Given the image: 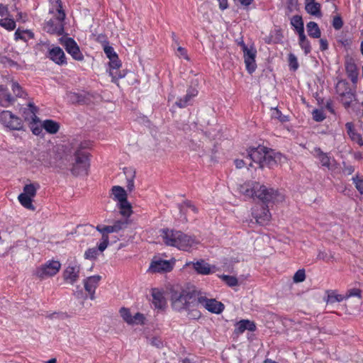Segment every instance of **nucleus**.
<instances>
[{
  "instance_id": "1a4fd4ad",
  "label": "nucleus",
  "mask_w": 363,
  "mask_h": 363,
  "mask_svg": "<svg viewBox=\"0 0 363 363\" xmlns=\"http://www.w3.org/2000/svg\"><path fill=\"white\" fill-rule=\"evenodd\" d=\"M197 301L198 306L201 304L207 311L213 313L220 314L225 308L223 303L221 302L218 301L214 298H208L203 296H198Z\"/></svg>"
},
{
  "instance_id": "a878e982",
  "label": "nucleus",
  "mask_w": 363,
  "mask_h": 363,
  "mask_svg": "<svg viewBox=\"0 0 363 363\" xmlns=\"http://www.w3.org/2000/svg\"><path fill=\"white\" fill-rule=\"evenodd\" d=\"M150 269L153 272H170L172 269V265L167 260H158L152 262Z\"/></svg>"
},
{
  "instance_id": "7c9ffc66",
  "label": "nucleus",
  "mask_w": 363,
  "mask_h": 363,
  "mask_svg": "<svg viewBox=\"0 0 363 363\" xmlns=\"http://www.w3.org/2000/svg\"><path fill=\"white\" fill-rule=\"evenodd\" d=\"M340 101L345 107V109H348L352 103V101H355L356 99V91L353 89L352 90H349L346 91L344 94L340 96Z\"/></svg>"
},
{
  "instance_id": "423d86ee",
  "label": "nucleus",
  "mask_w": 363,
  "mask_h": 363,
  "mask_svg": "<svg viewBox=\"0 0 363 363\" xmlns=\"http://www.w3.org/2000/svg\"><path fill=\"white\" fill-rule=\"evenodd\" d=\"M60 269L61 263L58 260L51 259L38 267L35 272V275L40 279H45L56 275Z\"/></svg>"
},
{
  "instance_id": "2f4dec72",
  "label": "nucleus",
  "mask_w": 363,
  "mask_h": 363,
  "mask_svg": "<svg viewBox=\"0 0 363 363\" xmlns=\"http://www.w3.org/2000/svg\"><path fill=\"white\" fill-rule=\"evenodd\" d=\"M291 25L298 35L304 33V23L302 16L300 15L293 16L291 18Z\"/></svg>"
},
{
  "instance_id": "b1692460",
  "label": "nucleus",
  "mask_w": 363,
  "mask_h": 363,
  "mask_svg": "<svg viewBox=\"0 0 363 363\" xmlns=\"http://www.w3.org/2000/svg\"><path fill=\"white\" fill-rule=\"evenodd\" d=\"M192 264L194 270L199 274L208 275L212 274L213 272L211 270L210 264L204 260L201 259L196 262H189L187 265Z\"/></svg>"
},
{
  "instance_id": "0eeeda50",
  "label": "nucleus",
  "mask_w": 363,
  "mask_h": 363,
  "mask_svg": "<svg viewBox=\"0 0 363 363\" xmlns=\"http://www.w3.org/2000/svg\"><path fill=\"white\" fill-rule=\"evenodd\" d=\"M38 108L33 103L29 102L28 108H25L23 113L26 115V120H30V129L32 133L35 135H40L42 133L43 126L38 125L40 120L37 116Z\"/></svg>"
},
{
  "instance_id": "dca6fc26",
  "label": "nucleus",
  "mask_w": 363,
  "mask_h": 363,
  "mask_svg": "<svg viewBox=\"0 0 363 363\" xmlns=\"http://www.w3.org/2000/svg\"><path fill=\"white\" fill-rule=\"evenodd\" d=\"M267 149V147L261 145H259L257 147H250L247 150V159L257 164L259 167L261 162H262L264 155H266Z\"/></svg>"
},
{
  "instance_id": "f03ea898",
  "label": "nucleus",
  "mask_w": 363,
  "mask_h": 363,
  "mask_svg": "<svg viewBox=\"0 0 363 363\" xmlns=\"http://www.w3.org/2000/svg\"><path fill=\"white\" fill-rule=\"evenodd\" d=\"M197 292L189 288H172L170 290L172 308L177 312L186 311L189 319L198 320L201 313L198 308Z\"/></svg>"
},
{
  "instance_id": "2eb2a0df",
  "label": "nucleus",
  "mask_w": 363,
  "mask_h": 363,
  "mask_svg": "<svg viewBox=\"0 0 363 363\" xmlns=\"http://www.w3.org/2000/svg\"><path fill=\"white\" fill-rule=\"evenodd\" d=\"M101 279V277L100 275H94L84 279L83 281L84 289L89 294L91 300L95 299V291Z\"/></svg>"
},
{
  "instance_id": "7ed1b4c3",
  "label": "nucleus",
  "mask_w": 363,
  "mask_h": 363,
  "mask_svg": "<svg viewBox=\"0 0 363 363\" xmlns=\"http://www.w3.org/2000/svg\"><path fill=\"white\" fill-rule=\"evenodd\" d=\"M89 143H81L74 153V161L70 169L74 176L87 175L90 167L89 153L84 150L89 148Z\"/></svg>"
},
{
  "instance_id": "bf43d9fd",
  "label": "nucleus",
  "mask_w": 363,
  "mask_h": 363,
  "mask_svg": "<svg viewBox=\"0 0 363 363\" xmlns=\"http://www.w3.org/2000/svg\"><path fill=\"white\" fill-rule=\"evenodd\" d=\"M333 28L338 30L343 26V21L342 18L340 16H336L333 18Z\"/></svg>"
},
{
  "instance_id": "4be33fe9",
  "label": "nucleus",
  "mask_w": 363,
  "mask_h": 363,
  "mask_svg": "<svg viewBox=\"0 0 363 363\" xmlns=\"http://www.w3.org/2000/svg\"><path fill=\"white\" fill-rule=\"evenodd\" d=\"M16 99L10 94L8 88L4 85H0V106L8 107L12 105Z\"/></svg>"
},
{
  "instance_id": "0e129e2a",
  "label": "nucleus",
  "mask_w": 363,
  "mask_h": 363,
  "mask_svg": "<svg viewBox=\"0 0 363 363\" xmlns=\"http://www.w3.org/2000/svg\"><path fill=\"white\" fill-rule=\"evenodd\" d=\"M9 14V9L6 5L0 3V16H4Z\"/></svg>"
},
{
  "instance_id": "4c0bfd02",
  "label": "nucleus",
  "mask_w": 363,
  "mask_h": 363,
  "mask_svg": "<svg viewBox=\"0 0 363 363\" xmlns=\"http://www.w3.org/2000/svg\"><path fill=\"white\" fill-rule=\"evenodd\" d=\"M326 294L328 295L326 298L327 303L333 304L336 302H342L345 299V296L338 294L335 290H328Z\"/></svg>"
},
{
  "instance_id": "cd10ccee",
  "label": "nucleus",
  "mask_w": 363,
  "mask_h": 363,
  "mask_svg": "<svg viewBox=\"0 0 363 363\" xmlns=\"http://www.w3.org/2000/svg\"><path fill=\"white\" fill-rule=\"evenodd\" d=\"M112 199L118 203L125 202L128 199L125 190L120 186H113L111 189Z\"/></svg>"
},
{
  "instance_id": "c9c22d12",
  "label": "nucleus",
  "mask_w": 363,
  "mask_h": 363,
  "mask_svg": "<svg viewBox=\"0 0 363 363\" xmlns=\"http://www.w3.org/2000/svg\"><path fill=\"white\" fill-rule=\"evenodd\" d=\"M308 35L313 38H319L321 35L320 28L317 23L310 21L306 25Z\"/></svg>"
},
{
  "instance_id": "603ef678",
  "label": "nucleus",
  "mask_w": 363,
  "mask_h": 363,
  "mask_svg": "<svg viewBox=\"0 0 363 363\" xmlns=\"http://www.w3.org/2000/svg\"><path fill=\"white\" fill-rule=\"evenodd\" d=\"M306 279V272L304 269H300L294 274L293 281L295 283L303 282Z\"/></svg>"
},
{
  "instance_id": "72a5a7b5",
  "label": "nucleus",
  "mask_w": 363,
  "mask_h": 363,
  "mask_svg": "<svg viewBox=\"0 0 363 363\" xmlns=\"http://www.w3.org/2000/svg\"><path fill=\"white\" fill-rule=\"evenodd\" d=\"M315 157L318 158L323 167L330 168V157L327 153L323 152L320 148L315 147L314 149Z\"/></svg>"
},
{
  "instance_id": "c03bdc74",
  "label": "nucleus",
  "mask_w": 363,
  "mask_h": 363,
  "mask_svg": "<svg viewBox=\"0 0 363 363\" xmlns=\"http://www.w3.org/2000/svg\"><path fill=\"white\" fill-rule=\"evenodd\" d=\"M11 89L16 97L25 98L27 95L23 88L16 82H12Z\"/></svg>"
},
{
  "instance_id": "f704fd0d",
  "label": "nucleus",
  "mask_w": 363,
  "mask_h": 363,
  "mask_svg": "<svg viewBox=\"0 0 363 363\" xmlns=\"http://www.w3.org/2000/svg\"><path fill=\"white\" fill-rule=\"evenodd\" d=\"M276 163L277 161L274 157V152L272 150L267 148L266 150V155H264L262 162H261L259 168L262 169L264 167H272Z\"/></svg>"
},
{
  "instance_id": "58836bf2",
  "label": "nucleus",
  "mask_w": 363,
  "mask_h": 363,
  "mask_svg": "<svg viewBox=\"0 0 363 363\" xmlns=\"http://www.w3.org/2000/svg\"><path fill=\"white\" fill-rule=\"evenodd\" d=\"M120 209V213L128 219L133 213L131 204L128 202V199L125 202H120L118 203Z\"/></svg>"
},
{
  "instance_id": "69168bd1",
  "label": "nucleus",
  "mask_w": 363,
  "mask_h": 363,
  "mask_svg": "<svg viewBox=\"0 0 363 363\" xmlns=\"http://www.w3.org/2000/svg\"><path fill=\"white\" fill-rule=\"evenodd\" d=\"M326 109L332 114H335L332 101H328L325 104Z\"/></svg>"
},
{
  "instance_id": "393cba45",
  "label": "nucleus",
  "mask_w": 363,
  "mask_h": 363,
  "mask_svg": "<svg viewBox=\"0 0 363 363\" xmlns=\"http://www.w3.org/2000/svg\"><path fill=\"white\" fill-rule=\"evenodd\" d=\"M305 9L306 12L316 17H321V5L315 0H305Z\"/></svg>"
},
{
  "instance_id": "5701e85b",
  "label": "nucleus",
  "mask_w": 363,
  "mask_h": 363,
  "mask_svg": "<svg viewBox=\"0 0 363 363\" xmlns=\"http://www.w3.org/2000/svg\"><path fill=\"white\" fill-rule=\"evenodd\" d=\"M345 128L347 130V133L349 135L350 138L354 143H356L359 146L363 145V139L362 135L357 133L355 130L354 125L352 122H347L345 124Z\"/></svg>"
},
{
  "instance_id": "bb28decb",
  "label": "nucleus",
  "mask_w": 363,
  "mask_h": 363,
  "mask_svg": "<svg viewBox=\"0 0 363 363\" xmlns=\"http://www.w3.org/2000/svg\"><path fill=\"white\" fill-rule=\"evenodd\" d=\"M96 229L98 232H99L101 234V242L98 245V247L100 252H102L107 248L109 244V233L105 230L104 225H98L96 227Z\"/></svg>"
},
{
  "instance_id": "79ce46f5",
  "label": "nucleus",
  "mask_w": 363,
  "mask_h": 363,
  "mask_svg": "<svg viewBox=\"0 0 363 363\" xmlns=\"http://www.w3.org/2000/svg\"><path fill=\"white\" fill-rule=\"evenodd\" d=\"M0 26L9 31H11L16 28V23L13 18H6L0 19Z\"/></svg>"
},
{
  "instance_id": "6e6552de",
  "label": "nucleus",
  "mask_w": 363,
  "mask_h": 363,
  "mask_svg": "<svg viewBox=\"0 0 363 363\" xmlns=\"http://www.w3.org/2000/svg\"><path fill=\"white\" fill-rule=\"evenodd\" d=\"M0 122L10 130H21L23 129L22 119L9 111L0 112Z\"/></svg>"
},
{
  "instance_id": "ea45409f",
  "label": "nucleus",
  "mask_w": 363,
  "mask_h": 363,
  "mask_svg": "<svg viewBox=\"0 0 363 363\" xmlns=\"http://www.w3.org/2000/svg\"><path fill=\"white\" fill-rule=\"evenodd\" d=\"M298 44L306 55L311 52V43L307 39L305 33L298 35Z\"/></svg>"
},
{
  "instance_id": "680f3d73",
  "label": "nucleus",
  "mask_w": 363,
  "mask_h": 363,
  "mask_svg": "<svg viewBox=\"0 0 363 363\" xmlns=\"http://www.w3.org/2000/svg\"><path fill=\"white\" fill-rule=\"evenodd\" d=\"M320 50L321 51H325L328 48V43L326 39L320 38Z\"/></svg>"
},
{
  "instance_id": "f257e3e1",
  "label": "nucleus",
  "mask_w": 363,
  "mask_h": 363,
  "mask_svg": "<svg viewBox=\"0 0 363 363\" xmlns=\"http://www.w3.org/2000/svg\"><path fill=\"white\" fill-rule=\"evenodd\" d=\"M239 191L247 198H257L262 202V204H256L252 208V216L259 225H264L271 219L268 203L274 202L278 196V191L273 188H268L259 182L248 181L240 185Z\"/></svg>"
},
{
  "instance_id": "ddd939ff",
  "label": "nucleus",
  "mask_w": 363,
  "mask_h": 363,
  "mask_svg": "<svg viewBox=\"0 0 363 363\" xmlns=\"http://www.w3.org/2000/svg\"><path fill=\"white\" fill-rule=\"evenodd\" d=\"M63 45L65 50L72 57L77 61H82L84 59V55L76 41L72 38H67L65 40Z\"/></svg>"
},
{
  "instance_id": "37998d69",
  "label": "nucleus",
  "mask_w": 363,
  "mask_h": 363,
  "mask_svg": "<svg viewBox=\"0 0 363 363\" xmlns=\"http://www.w3.org/2000/svg\"><path fill=\"white\" fill-rule=\"evenodd\" d=\"M219 277L230 287H234L238 285V280L234 276L222 274L219 276Z\"/></svg>"
},
{
  "instance_id": "3c124183",
  "label": "nucleus",
  "mask_w": 363,
  "mask_h": 363,
  "mask_svg": "<svg viewBox=\"0 0 363 363\" xmlns=\"http://www.w3.org/2000/svg\"><path fill=\"white\" fill-rule=\"evenodd\" d=\"M120 315L128 324H131L132 315L128 308L123 307L120 309Z\"/></svg>"
},
{
  "instance_id": "49530a36",
  "label": "nucleus",
  "mask_w": 363,
  "mask_h": 363,
  "mask_svg": "<svg viewBox=\"0 0 363 363\" xmlns=\"http://www.w3.org/2000/svg\"><path fill=\"white\" fill-rule=\"evenodd\" d=\"M288 62L289 69L292 71L298 69L299 65L296 56L293 53H289L288 55Z\"/></svg>"
},
{
  "instance_id": "9b49d317",
  "label": "nucleus",
  "mask_w": 363,
  "mask_h": 363,
  "mask_svg": "<svg viewBox=\"0 0 363 363\" xmlns=\"http://www.w3.org/2000/svg\"><path fill=\"white\" fill-rule=\"evenodd\" d=\"M241 46L244 53L243 57L246 69L248 73L252 74L257 68L255 61L257 51L255 49H249L244 43H242Z\"/></svg>"
},
{
  "instance_id": "c756f323",
  "label": "nucleus",
  "mask_w": 363,
  "mask_h": 363,
  "mask_svg": "<svg viewBox=\"0 0 363 363\" xmlns=\"http://www.w3.org/2000/svg\"><path fill=\"white\" fill-rule=\"evenodd\" d=\"M129 223L128 219L118 220L113 222L112 225H104L106 231L109 233H118L121 230L125 228Z\"/></svg>"
},
{
  "instance_id": "aec40b11",
  "label": "nucleus",
  "mask_w": 363,
  "mask_h": 363,
  "mask_svg": "<svg viewBox=\"0 0 363 363\" xmlns=\"http://www.w3.org/2000/svg\"><path fill=\"white\" fill-rule=\"evenodd\" d=\"M246 330L254 332L256 330V325L253 321L249 320H241L235 325L234 333L237 335L242 334Z\"/></svg>"
},
{
  "instance_id": "a211bd4d",
  "label": "nucleus",
  "mask_w": 363,
  "mask_h": 363,
  "mask_svg": "<svg viewBox=\"0 0 363 363\" xmlns=\"http://www.w3.org/2000/svg\"><path fill=\"white\" fill-rule=\"evenodd\" d=\"M178 231L169 228L163 229L161 236L164 243L167 246L177 247Z\"/></svg>"
},
{
  "instance_id": "4468645a",
  "label": "nucleus",
  "mask_w": 363,
  "mask_h": 363,
  "mask_svg": "<svg viewBox=\"0 0 363 363\" xmlns=\"http://www.w3.org/2000/svg\"><path fill=\"white\" fill-rule=\"evenodd\" d=\"M109 74L112 77V82L116 83L118 79H122L125 76V72L124 71H123V72L118 71L119 68L122 65L118 55L117 56V58L113 57L109 59Z\"/></svg>"
},
{
  "instance_id": "412c9836",
  "label": "nucleus",
  "mask_w": 363,
  "mask_h": 363,
  "mask_svg": "<svg viewBox=\"0 0 363 363\" xmlns=\"http://www.w3.org/2000/svg\"><path fill=\"white\" fill-rule=\"evenodd\" d=\"M199 94L197 89L194 88H189L186 91V94L183 97H180L177 99L175 104L180 108H184L190 104L191 101L193 98L196 97Z\"/></svg>"
},
{
  "instance_id": "6ab92c4d",
  "label": "nucleus",
  "mask_w": 363,
  "mask_h": 363,
  "mask_svg": "<svg viewBox=\"0 0 363 363\" xmlns=\"http://www.w3.org/2000/svg\"><path fill=\"white\" fill-rule=\"evenodd\" d=\"M152 296V304L155 308L164 309L167 305V301L164 296V292L158 289L154 288L151 291Z\"/></svg>"
},
{
  "instance_id": "c85d7f7f",
  "label": "nucleus",
  "mask_w": 363,
  "mask_h": 363,
  "mask_svg": "<svg viewBox=\"0 0 363 363\" xmlns=\"http://www.w3.org/2000/svg\"><path fill=\"white\" fill-rule=\"evenodd\" d=\"M34 38L35 35L32 30L28 29L21 30L19 28L15 31L13 37L15 41L22 40L25 43Z\"/></svg>"
},
{
  "instance_id": "774afa93",
  "label": "nucleus",
  "mask_w": 363,
  "mask_h": 363,
  "mask_svg": "<svg viewBox=\"0 0 363 363\" xmlns=\"http://www.w3.org/2000/svg\"><path fill=\"white\" fill-rule=\"evenodd\" d=\"M234 163H235V167H236L238 169H241V168H242L243 167H245V164H246V163H245V162L244 160H238V159L235 160V162H234Z\"/></svg>"
},
{
  "instance_id": "20e7f679",
  "label": "nucleus",
  "mask_w": 363,
  "mask_h": 363,
  "mask_svg": "<svg viewBox=\"0 0 363 363\" xmlns=\"http://www.w3.org/2000/svg\"><path fill=\"white\" fill-rule=\"evenodd\" d=\"M56 1L58 4L57 9V16L48 21L45 24L44 28L48 33L62 35L64 33L63 21L65 18V13L62 9L61 1L56 0Z\"/></svg>"
},
{
  "instance_id": "6e6d98bb",
  "label": "nucleus",
  "mask_w": 363,
  "mask_h": 363,
  "mask_svg": "<svg viewBox=\"0 0 363 363\" xmlns=\"http://www.w3.org/2000/svg\"><path fill=\"white\" fill-rule=\"evenodd\" d=\"M104 51L106 55V57L108 58V59H111V58H117V53L115 52L114 49L113 47L110 46V45H105L104 47Z\"/></svg>"
},
{
  "instance_id": "f8f14e48",
  "label": "nucleus",
  "mask_w": 363,
  "mask_h": 363,
  "mask_svg": "<svg viewBox=\"0 0 363 363\" xmlns=\"http://www.w3.org/2000/svg\"><path fill=\"white\" fill-rule=\"evenodd\" d=\"M177 248L180 250L189 251L191 247L198 244L195 236L189 235L179 230Z\"/></svg>"
},
{
  "instance_id": "a18cd8bd",
  "label": "nucleus",
  "mask_w": 363,
  "mask_h": 363,
  "mask_svg": "<svg viewBox=\"0 0 363 363\" xmlns=\"http://www.w3.org/2000/svg\"><path fill=\"white\" fill-rule=\"evenodd\" d=\"M99 252H100V250H99L98 247H97V248L96 247L88 248L84 252V257L86 259H89V260L95 259H96L97 256L99 255Z\"/></svg>"
},
{
  "instance_id": "13d9d810",
  "label": "nucleus",
  "mask_w": 363,
  "mask_h": 363,
  "mask_svg": "<svg viewBox=\"0 0 363 363\" xmlns=\"http://www.w3.org/2000/svg\"><path fill=\"white\" fill-rule=\"evenodd\" d=\"M356 296L359 298L362 297V291L359 289H351L347 291V294L345 296V299L349 298L350 297Z\"/></svg>"
},
{
  "instance_id": "39448f33",
  "label": "nucleus",
  "mask_w": 363,
  "mask_h": 363,
  "mask_svg": "<svg viewBox=\"0 0 363 363\" xmlns=\"http://www.w3.org/2000/svg\"><path fill=\"white\" fill-rule=\"evenodd\" d=\"M39 189L40 184L37 182L26 184L23 193L18 196V200L21 206L26 209L35 211V207L33 204V201Z\"/></svg>"
},
{
  "instance_id": "a19ab883",
  "label": "nucleus",
  "mask_w": 363,
  "mask_h": 363,
  "mask_svg": "<svg viewBox=\"0 0 363 363\" xmlns=\"http://www.w3.org/2000/svg\"><path fill=\"white\" fill-rule=\"evenodd\" d=\"M352 89H353L351 87L350 83L345 80L338 81L335 86L336 93L339 96Z\"/></svg>"
},
{
  "instance_id": "864d4df0",
  "label": "nucleus",
  "mask_w": 363,
  "mask_h": 363,
  "mask_svg": "<svg viewBox=\"0 0 363 363\" xmlns=\"http://www.w3.org/2000/svg\"><path fill=\"white\" fill-rule=\"evenodd\" d=\"M145 320V315L141 313H136L133 317H132V322L131 324H137V325H144Z\"/></svg>"
},
{
  "instance_id": "052dcab7",
  "label": "nucleus",
  "mask_w": 363,
  "mask_h": 363,
  "mask_svg": "<svg viewBox=\"0 0 363 363\" xmlns=\"http://www.w3.org/2000/svg\"><path fill=\"white\" fill-rule=\"evenodd\" d=\"M134 177H135V172L131 175L130 178L127 179V189L129 191H132L134 189L135 185H134Z\"/></svg>"
},
{
  "instance_id": "338daca9",
  "label": "nucleus",
  "mask_w": 363,
  "mask_h": 363,
  "mask_svg": "<svg viewBox=\"0 0 363 363\" xmlns=\"http://www.w3.org/2000/svg\"><path fill=\"white\" fill-rule=\"evenodd\" d=\"M239 3L245 9H247L250 5L252 4L254 0H238Z\"/></svg>"
},
{
  "instance_id": "e2e57ef3",
  "label": "nucleus",
  "mask_w": 363,
  "mask_h": 363,
  "mask_svg": "<svg viewBox=\"0 0 363 363\" xmlns=\"http://www.w3.org/2000/svg\"><path fill=\"white\" fill-rule=\"evenodd\" d=\"M219 3V9L222 11L228 8V0H217Z\"/></svg>"
},
{
  "instance_id": "f3484780",
  "label": "nucleus",
  "mask_w": 363,
  "mask_h": 363,
  "mask_svg": "<svg viewBox=\"0 0 363 363\" xmlns=\"http://www.w3.org/2000/svg\"><path fill=\"white\" fill-rule=\"evenodd\" d=\"M48 57L58 65H67V57L62 49L59 46L49 50Z\"/></svg>"
},
{
  "instance_id": "de8ad7c7",
  "label": "nucleus",
  "mask_w": 363,
  "mask_h": 363,
  "mask_svg": "<svg viewBox=\"0 0 363 363\" xmlns=\"http://www.w3.org/2000/svg\"><path fill=\"white\" fill-rule=\"evenodd\" d=\"M272 117L279 120L281 123L287 122L289 121V117L282 114L281 111L277 108L273 109Z\"/></svg>"
},
{
  "instance_id": "8fccbe9b",
  "label": "nucleus",
  "mask_w": 363,
  "mask_h": 363,
  "mask_svg": "<svg viewBox=\"0 0 363 363\" xmlns=\"http://www.w3.org/2000/svg\"><path fill=\"white\" fill-rule=\"evenodd\" d=\"M353 183L357 191L363 195V176L356 175L352 177Z\"/></svg>"
},
{
  "instance_id": "09e8293b",
  "label": "nucleus",
  "mask_w": 363,
  "mask_h": 363,
  "mask_svg": "<svg viewBox=\"0 0 363 363\" xmlns=\"http://www.w3.org/2000/svg\"><path fill=\"white\" fill-rule=\"evenodd\" d=\"M317 259L323 260L325 262H329L334 259V255L331 252L319 251Z\"/></svg>"
},
{
  "instance_id": "e433bc0d",
  "label": "nucleus",
  "mask_w": 363,
  "mask_h": 363,
  "mask_svg": "<svg viewBox=\"0 0 363 363\" xmlns=\"http://www.w3.org/2000/svg\"><path fill=\"white\" fill-rule=\"evenodd\" d=\"M345 70L347 77L352 82H356L358 77V72L357 66L353 62H347L345 65Z\"/></svg>"
},
{
  "instance_id": "473e14b6",
  "label": "nucleus",
  "mask_w": 363,
  "mask_h": 363,
  "mask_svg": "<svg viewBox=\"0 0 363 363\" xmlns=\"http://www.w3.org/2000/svg\"><path fill=\"white\" fill-rule=\"evenodd\" d=\"M43 128L50 134H55L60 130V123L51 119H46L43 122Z\"/></svg>"
},
{
  "instance_id": "5fc2aeb1",
  "label": "nucleus",
  "mask_w": 363,
  "mask_h": 363,
  "mask_svg": "<svg viewBox=\"0 0 363 363\" xmlns=\"http://www.w3.org/2000/svg\"><path fill=\"white\" fill-rule=\"evenodd\" d=\"M185 208L190 209L194 213H199L198 208L192 203V202L191 201H189V200L184 201L180 205V211H182Z\"/></svg>"
},
{
  "instance_id": "4d7b16f0",
  "label": "nucleus",
  "mask_w": 363,
  "mask_h": 363,
  "mask_svg": "<svg viewBox=\"0 0 363 363\" xmlns=\"http://www.w3.org/2000/svg\"><path fill=\"white\" fill-rule=\"evenodd\" d=\"M313 118L317 122H321L325 118V115L322 110L315 109L313 111Z\"/></svg>"
},
{
  "instance_id": "9d476101",
  "label": "nucleus",
  "mask_w": 363,
  "mask_h": 363,
  "mask_svg": "<svg viewBox=\"0 0 363 363\" xmlns=\"http://www.w3.org/2000/svg\"><path fill=\"white\" fill-rule=\"evenodd\" d=\"M81 266L77 262L68 264L62 272L64 281L73 285L79 279Z\"/></svg>"
}]
</instances>
